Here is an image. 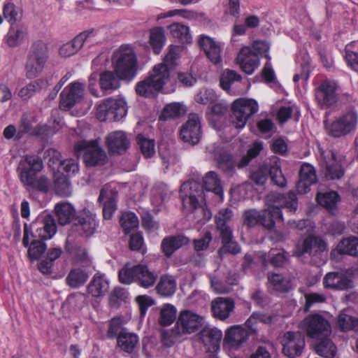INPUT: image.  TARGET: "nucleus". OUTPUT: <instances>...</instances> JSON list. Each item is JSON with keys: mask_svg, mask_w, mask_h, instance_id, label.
<instances>
[{"mask_svg": "<svg viewBox=\"0 0 358 358\" xmlns=\"http://www.w3.org/2000/svg\"><path fill=\"white\" fill-rule=\"evenodd\" d=\"M52 118H53L52 123L50 121L49 124H38L34 129L32 135L45 138L59 131L62 127L61 118L59 117H56L53 116Z\"/></svg>", "mask_w": 358, "mask_h": 358, "instance_id": "39", "label": "nucleus"}, {"mask_svg": "<svg viewBox=\"0 0 358 358\" xmlns=\"http://www.w3.org/2000/svg\"><path fill=\"white\" fill-rule=\"evenodd\" d=\"M217 166L228 176L235 173L236 162L232 156L226 152H220L216 157Z\"/></svg>", "mask_w": 358, "mask_h": 358, "instance_id": "52", "label": "nucleus"}, {"mask_svg": "<svg viewBox=\"0 0 358 358\" xmlns=\"http://www.w3.org/2000/svg\"><path fill=\"white\" fill-rule=\"evenodd\" d=\"M136 57L129 45H122L112 58V64L117 74L125 80H131L136 73Z\"/></svg>", "mask_w": 358, "mask_h": 358, "instance_id": "5", "label": "nucleus"}, {"mask_svg": "<svg viewBox=\"0 0 358 358\" xmlns=\"http://www.w3.org/2000/svg\"><path fill=\"white\" fill-rule=\"evenodd\" d=\"M301 327L309 337L313 338L326 337L331 332L329 322L319 314H313L305 317Z\"/></svg>", "mask_w": 358, "mask_h": 358, "instance_id": "12", "label": "nucleus"}, {"mask_svg": "<svg viewBox=\"0 0 358 358\" xmlns=\"http://www.w3.org/2000/svg\"><path fill=\"white\" fill-rule=\"evenodd\" d=\"M53 157L50 158L48 165L55 170V165L57 166V170L53 173V187L55 193L60 196H66L67 194V165L65 161H61L59 153L53 150Z\"/></svg>", "mask_w": 358, "mask_h": 358, "instance_id": "13", "label": "nucleus"}, {"mask_svg": "<svg viewBox=\"0 0 358 358\" xmlns=\"http://www.w3.org/2000/svg\"><path fill=\"white\" fill-rule=\"evenodd\" d=\"M157 293L163 296H171L176 290V280L170 275H163L155 287Z\"/></svg>", "mask_w": 358, "mask_h": 358, "instance_id": "40", "label": "nucleus"}, {"mask_svg": "<svg viewBox=\"0 0 358 358\" xmlns=\"http://www.w3.org/2000/svg\"><path fill=\"white\" fill-rule=\"evenodd\" d=\"M337 324L343 331L349 330L358 331V319L349 314L348 310L340 313L338 316Z\"/></svg>", "mask_w": 358, "mask_h": 358, "instance_id": "51", "label": "nucleus"}, {"mask_svg": "<svg viewBox=\"0 0 358 358\" xmlns=\"http://www.w3.org/2000/svg\"><path fill=\"white\" fill-rule=\"evenodd\" d=\"M43 168V161L39 156L27 155L20 159L17 171L23 186L47 193L50 187L49 179L45 176L36 177Z\"/></svg>", "mask_w": 358, "mask_h": 358, "instance_id": "1", "label": "nucleus"}, {"mask_svg": "<svg viewBox=\"0 0 358 358\" xmlns=\"http://www.w3.org/2000/svg\"><path fill=\"white\" fill-rule=\"evenodd\" d=\"M180 138L191 145L197 144L201 137V126L197 114L189 115L187 121L182 126Z\"/></svg>", "mask_w": 358, "mask_h": 358, "instance_id": "19", "label": "nucleus"}, {"mask_svg": "<svg viewBox=\"0 0 358 358\" xmlns=\"http://www.w3.org/2000/svg\"><path fill=\"white\" fill-rule=\"evenodd\" d=\"M69 255L73 266H78L80 264L82 266L87 267L90 264V260L85 249L80 246L72 245L69 248Z\"/></svg>", "mask_w": 358, "mask_h": 358, "instance_id": "49", "label": "nucleus"}, {"mask_svg": "<svg viewBox=\"0 0 358 358\" xmlns=\"http://www.w3.org/2000/svg\"><path fill=\"white\" fill-rule=\"evenodd\" d=\"M180 197L183 208L189 212L198 210L203 214L200 221L205 222L210 219V211L200 204L205 198L203 187L199 182L194 180L185 182L180 187Z\"/></svg>", "mask_w": 358, "mask_h": 358, "instance_id": "3", "label": "nucleus"}, {"mask_svg": "<svg viewBox=\"0 0 358 358\" xmlns=\"http://www.w3.org/2000/svg\"><path fill=\"white\" fill-rule=\"evenodd\" d=\"M199 44L212 63L217 64L221 62V48L213 38L203 36Z\"/></svg>", "mask_w": 358, "mask_h": 358, "instance_id": "32", "label": "nucleus"}, {"mask_svg": "<svg viewBox=\"0 0 358 358\" xmlns=\"http://www.w3.org/2000/svg\"><path fill=\"white\" fill-rule=\"evenodd\" d=\"M32 229L35 231V238L42 241L52 238L56 234L57 226L54 217L50 214L39 215L31 224Z\"/></svg>", "mask_w": 358, "mask_h": 358, "instance_id": "16", "label": "nucleus"}, {"mask_svg": "<svg viewBox=\"0 0 358 358\" xmlns=\"http://www.w3.org/2000/svg\"><path fill=\"white\" fill-rule=\"evenodd\" d=\"M236 62L247 74H252L259 64L258 57L248 46L241 49L236 57Z\"/></svg>", "mask_w": 358, "mask_h": 358, "instance_id": "24", "label": "nucleus"}, {"mask_svg": "<svg viewBox=\"0 0 358 358\" xmlns=\"http://www.w3.org/2000/svg\"><path fill=\"white\" fill-rule=\"evenodd\" d=\"M219 237L222 241V246L218 250L220 256L225 254L236 255L241 252V246L234 239L233 232L220 235Z\"/></svg>", "mask_w": 358, "mask_h": 358, "instance_id": "38", "label": "nucleus"}, {"mask_svg": "<svg viewBox=\"0 0 358 358\" xmlns=\"http://www.w3.org/2000/svg\"><path fill=\"white\" fill-rule=\"evenodd\" d=\"M88 278V272L85 267L73 265V268L69 271V286L78 288L87 282Z\"/></svg>", "mask_w": 358, "mask_h": 358, "instance_id": "37", "label": "nucleus"}, {"mask_svg": "<svg viewBox=\"0 0 358 358\" xmlns=\"http://www.w3.org/2000/svg\"><path fill=\"white\" fill-rule=\"evenodd\" d=\"M69 224L71 232L78 233L83 237H90L94 234L98 226L96 216L87 209L76 212L69 203Z\"/></svg>", "mask_w": 358, "mask_h": 358, "instance_id": "4", "label": "nucleus"}, {"mask_svg": "<svg viewBox=\"0 0 358 358\" xmlns=\"http://www.w3.org/2000/svg\"><path fill=\"white\" fill-rule=\"evenodd\" d=\"M358 124V113L350 108L336 117L329 126L328 134L334 138H341L355 132Z\"/></svg>", "mask_w": 358, "mask_h": 358, "instance_id": "6", "label": "nucleus"}, {"mask_svg": "<svg viewBox=\"0 0 358 358\" xmlns=\"http://www.w3.org/2000/svg\"><path fill=\"white\" fill-rule=\"evenodd\" d=\"M125 80L117 74L115 71H106L99 75V85L105 94H110L120 86V80Z\"/></svg>", "mask_w": 358, "mask_h": 358, "instance_id": "30", "label": "nucleus"}, {"mask_svg": "<svg viewBox=\"0 0 358 358\" xmlns=\"http://www.w3.org/2000/svg\"><path fill=\"white\" fill-rule=\"evenodd\" d=\"M117 342L122 350L131 353L138 343V337L136 334L126 331L117 336Z\"/></svg>", "mask_w": 358, "mask_h": 358, "instance_id": "45", "label": "nucleus"}, {"mask_svg": "<svg viewBox=\"0 0 358 358\" xmlns=\"http://www.w3.org/2000/svg\"><path fill=\"white\" fill-rule=\"evenodd\" d=\"M327 250V243L322 238L310 236L299 241L294 250V254L301 257L308 254L311 257H319Z\"/></svg>", "mask_w": 358, "mask_h": 358, "instance_id": "18", "label": "nucleus"}, {"mask_svg": "<svg viewBox=\"0 0 358 358\" xmlns=\"http://www.w3.org/2000/svg\"><path fill=\"white\" fill-rule=\"evenodd\" d=\"M167 28L171 36L180 42L182 43H189L192 42V36L187 25L176 22L170 24Z\"/></svg>", "mask_w": 358, "mask_h": 358, "instance_id": "44", "label": "nucleus"}, {"mask_svg": "<svg viewBox=\"0 0 358 358\" xmlns=\"http://www.w3.org/2000/svg\"><path fill=\"white\" fill-rule=\"evenodd\" d=\"M165 41L166 37L163 27H157L150 30V43L155 53L158 54L160 52Z\"/></svg>", "mask_w": 358, "mask_h": 358, "instance_id": "58", "label": "nucleus"}, {"mask_svg": "<svg viewBox=\"0 0 358 358\" xmlns=\"http://www.w3.org/2000/svg\"><path fill=\"white\" fill-rule=\"evenodd\" d=\"M336 248L340 254L358 257V238L350 236L343 238Z\"/></svg>", "mask_w": 358, "mask_h": 358, "instance_id": "43", "label": "nucleus"}, {"mask_svg": "<svg viewBox=\"0 0 358 358\" xmlns=\"http://www.w3.org/2000/svg\"><path fill=\"white\" fill-rule=\"evenodd\" d=\"M109 150L113 153L123 154L129 146V141L123 131L110 133L106 138Z\"/></svg>", "mask_w": 358, "mask_h": 358, "instance_id": "28", "label": "nucleus"}, {"mask_svg": "<svg viewBox=\"0 0 358 358\" xmlns=\"http://www.w3.org/2000/svg\"><path fill=\"white\" fill-rule=\"evenodd\" d=\"M248 331L240 325H234L225 331L224 343L231 349L241 348L248 340Z\"/></svg>", "mask_w": 358, "mask_h": 358, "instance_id": "21", "label": "nucleus"}, {"mask_svg": "<svg viewBox=\"0 0 358 358\" xmlns=\"http://www.w3.org/2000/svg\"><path fill=\"white\" fill-rule=\"evenodd\" d=\"M259 106L252 99L240 98L233 102L231 115V123L236 128H243L248 119L257 113Z\"/></svg>", "mask_w": 358, "mask_h": 358, "instance_id": "7", "label": "nucleus"}, {"mask_svg": "<svg viewBox=\"0 0 358 358\" xmlns=\"http://www.w3.org/2000/svg\"><path fill=\"white\" fill-rule=\"evenodd\" d=\"M138 268L139 264L131 266L129 263L126 264L119 271L118 277L120 281L125 285L136 282Z\"/></svg>", "mask_w": 358, "mask_h": 358, "instance_id": "54", "label": "nucleus"}, {"mask_svg": "<svg viewBox=\"0 0 358 358\" xmlns=\"http://www.w3.org/2000/svg\"><path fill=\"white\" fill-rule=\"evenodd\" d=\"M208 278L210 280V286L213 290L217 294H228L231 292L232 287L223 280L218 273L209 274Z\"/></svg>", "mask_w": 358, "mask_h": 358, "instance_id": "57", "label": "nucleus"}, {"mask_svg": "<svg viewBox=\"0 0 358 358\" xmlns=\"http://www.w3.org/2000/svg\"><path fill=\"white\" fill-rule=\"evenodd\" d=\"M316 353L324 358H335L337 349L334 343L328 338L322 339L315 347Z\"/></svg>", "mask_w": 358, "mask_h": 358, "instance_id": "55", "label": "nucleus"}, {"mask_svg": "<svg viewBox=\"0 0 358 358\" xmlns=\"http://www.w3.org/2000/svg\"><path fill=\"white\" fill-rule=\"evenodd\" d=\"M159 91L160 90L158 88V84H155L149 77L141 82H138L136 85V93L139 96L147 98L155 96Z\"/></svg>", "mask_w": 358, "mask_h": 358, "instance_id": "48", "label": "nucleus"}, {"mask_svg": "<svg viewBox=\"0 0 358 358\" xmlns=\"http://www.w3.org/2000/svg\"><path fill=\"white\" fill-rule=\"evenodd\" d=\"M42 81L40 80H34L29 84H27L26 86L23 87L18 92L19 96L23 99V100H28L31 96H34V94L39 91L42 86Z\"/></svg>", "mask_w": 358, "mask_h": 358, "instance_id": "63", "label": "nucleus"}, {"mask_svg": "<svg viewBox=\"0 0 358 358\" xmlns=\"http://www.w3.org/2000/svg\"><path fill=\"white\" fill-rule=\"evenodd\" d=\"M203 186L206 191L212 192L217 196L219 202L223 201V188L215 172L209 171L206 174L203 178Z\"/></svg>", "mask_w": 358, "mask_h": 358, "instance_id": "35", "label": "nucleus"}, {"mask_svg": "<svg viewBox=\"0 0 358 358\" xmlns=\"http://www.w3.org/2000/svg\"><path fill=\"white\" fill-rule=\"evenodd\" d=\"M120 224L125 234L138 226V219L132 212H124L120 218Z\"/></svg>", "mask_w": 358, "mask_h": 358, "instance_id": "61", "label": "nucleus"}, {"mask_svg": "<svg viewBox=\"0 0 358 358\" xmlns=\"http://www.w3.org/2000/svg\"><path fill=\"white\" fill-rule=\"evenodd\" d=\"M320 165L324 178L328 180H339L345 173L342 166L337 162L336 155L331 150L319 148Z\"/></svg>", "mask_w": 358, "mask_h": 358, "instance_id": "11", "label": "nucleus"}, {"mask_svg": "<svg viewBox=\"0 0 358 358\" xmlns=\"http://www.w3.org/2000/svg\"><path fill=\"white\" fill-rule=\"evenodd\" d=\"M278 220L283 221L282 210L266 208L261 213L260 224L266 229H273Z\"/></svg>", "mask_w": 358, "mask_h": 358, "instance_id": "46", "label": "nucleus"}, {"mask_svg": "<svg viewBox=\"0 0 358 358\" xmlns=\"http://www.w3.org/2000/svg\"><path fill=\"white\" fill-rule=\"evenodd\" d=\"M222 337V331L216 327H203L196 336L195 340L206 348V351L214 353L220 348Z\"/></svg>", "mask_w": 358, "mask_h": 358, "instance_id": "20", "label": "nucleus"}, {"mask_svg": "<svg viewBox=\"0 0 358 358\" xmlns=\"http://www.w3.org/2000/svg\"><path fill=\"white\" fill-rule=\"evenodd\" d=\"M176 315L177 309L174 306L164 304L159 312V324L163 327L171 325L176 320Z\"/></svg>", "mask_w": 358, "mask_h": 358, "instance_id": "56", "label": "nucleus"}, {"mask_svg": "<svg viewBox=\"0 0 358 358\" xmlns=\"http://www.w3.org/2000/svg\"><path fill=\"white\" fill-rule=\"evenodd\" d=\"M338 85L336 81L325 80L315 90V97L321 108H328L338 101L336 92Z\"/></svg>", "mask_w": 358, "mask_h": 358, "instance_id": "14", "label": "nucleus"}, {"mask_svg": "<svg viewBox=\"0 0 358 358\" xmlns=\"http://www.w3.org/2000/svg\"><path fill=\"white\" fill-rule=\"evenodd\" d=\"M27 29L22 25L11 26L5 36L6 44L10 48L20 45L26 38Z\"/></svg>", "mask_w": 358, "mask_h": 358, "instance_id": "36", "label": "nucleus"}, {"mask_svg": "<svg viewBox=\"0 0 358 358\" xmlns=\"http://www.w3.org/2000/svg\"><path fill=\"white\" fill-rule=\"evenodd\" d=\"M137 143L142 154L145 158H150L153 156L155 152V141L152 139L146 138L143 134H138L136 137Z\"/></svg>", "mask_w": 358, "mask_h": 358, "instance_id": "60", "label": "nucleus"}, {"mask_svg": "<svg viewBox=\"0 0 358 358\" xmlns=\"http://www.w3.org/2000/svg\"><path fill=\"white\" fill-rule=\"evenodd\" d=\"M85 85L80 82H74L69 86V111L74 106L76 109L71 111L73 115H78L80 111L77 109L84 101Z\"/></svg>", "mask_w": 358, "mask_h": 358, "instance_id": "27", "label": "nucleus"}, {"mask_svg": "<svg viewBox=\"0 0 358 358\" xmlns=\"http://www.w3.org/2000/svg\"><path fill=\"white\" fill-rule=\"evenodd\" d=\"M29 231L27 224L24 227V234L22 238V245L25 248H28L27 255L29 259L32 262L38 260L39 258L45 253L47 250V245L41 239L35 238L29 242Z\"/></svg>", "mask_w": 358, "mask_h": 358, "instance_id": "23", "label": "nucleus"}, {"mask_svg": "<svg viewBox=\"0 0 358 358\" xmlns=\"http://www.w3.org/2000/svg\"><path fill=\"white\" fill-rule=\"evenodd\" d=\"M234 308L235 303L231 298L217 297L211 302L213 316L220 320H227Z\"/></svg>", "mask_w": 358, "mask_h": 358, "instance_id": "26", "label": "nucleus"}, {"mask_svg": "<svg viewBox=\"0 0 358 358\" xmlns=\"http://www.w3.org/2000/svg\"><path fill=\"white\" fill-rule=\"evenodd\" d=\"M203 318L190 310H182L180 313L174 327L162 333L164 345L170 347L181 340L182 337L191 334L201 328Z\"/></svg>", "mask_w": 358, "mask_h": 358, "instance_id": "2", "label": "nucleus"}, {"mask_svg": "<svg viewBox=\"0 0 358 358\" xmlns=\"http://www.w3.org/2000/svg\"><path fill=\"white\" fill-rule=\"evenodd\" d=\"M170 71L164 64H158L153 67L148 77L155 84H158V88L162 90L169 80Z\"/></svg>", "mask_w": 358, "mask_h": 358, "instance_id": "41", "label": "nucleus"}, {"mask_svg": "<svg viewBox=\"0 0 358 358\" xmlns=\"http://www.w3.org/2000/svg\"><path fill=\"white\" fill-rule=\"evenodd\" d=\"M157 278V275L150 270L147 266L139 264L136 280V283L139 286L146 289L150 288L155 284Z\"/></svg>", "mask_w": 358, "mask_h": 358, "instance_id": "42", "label": "nucleus"}, {"mask_svg": "<svg viewBox=\"0 0 358 358\" xmlns=\"http://www.w3.org/2000/svg\"><path fill=\"white\" fill-rule=\"evenodd\" d=\"M282 353L289 358L301 355L305 347L303 336L299 331L286 332L281 341Z\"/></svg>", "mask_w": 358, "mask_h": 358, "instance_id": "15", "label": "nucleus"}, {"mask_svg": "<svg viewBox=\"0 0 358 358\" xmlns=\"http://www.w3.org/2000/svg\"><path fill=\"white\" fill-rule=\"evenodd\" d=\"M186 112L185 106L180 103H171L166 105L159 115V120L166 121L184 115Z\"/></svg>", "mask_w": 358, "mask_h": 358, "instance_id": "53", "label": "nucleus"}, {"mask_svg": "<svg viewBox=\"0 0 358 358\" xmlns=\"http://www.w3.org/2000/svg\"><path fill=\"white\" fill-rule=\"evenodd\" d=\"M233 212L230 208H223L215 216L216 230L219 236L233 232Z\"/></svg>", "mask_w": 358, "mask_h": 358, "instance_id": "29", "label": "nucleus"}, {"mask_svg": "<svg viewBox=\"0 0 358 358\" xmlns=\"http://www.w3.org/2000/svg\"><path fill=\"white\" fill-rule=\"evenodd\" d=\"M88 292L94 297L104 296L109 289V282L104 275L96 274L87 287Z\"/></svg>", "mask_w": 358, "mask_h": 358, "instance_id": "34", "label": "nucleus"}, {"mask_svg": "<svg viewBox=\"0 0 358 358\" xmlns=\"http://www.w3.org/2000/svg\"><path fill=\"white\" fill-rule=\"evenodd\" d=\"M324 287L334 290H346L352 287V281L341 272H329L323 278Z\"/></svg>", "mask_w": 358, "mask_h": 358, "instance_id": "25", "label": "nucleus"}, {"mask_svg": "<svg viewBox=\"0 0 358 358\" xmlns=\"http://www.w3.org/2000/svg\"><path fill=\"white\" fill-rule=\"evenodd\" d=\"M267 208L278 209L286 208L289 212L294 213L298 207L296 194L290 191L287 196L278 192H270L266 197Z\"/></svg>", "mask_w": 358, "mask_h": 358, "instance_id": "17", "label": "nucleus"}, {"mask_svg": "<svg viewBox=\"0 0 358 358\" xmlns=\"http://www.w3.org/2000/svg\"><path fill=\"white\" fill-rule=\"evenodd\" d=\"M267 279L269 289L285 292L289 291L290 288L288 280L281 274L268 272L267 273Z\"/></svg>", "mask_w": 358, "mask_h": 358, "instance_id": "47", "label": "nucleus"}, {"mask_svg": "<svg viewBox=\"0 0 358 358\" xmlns=\"http://www.w3.org/2000/svg\"><path fill=\"white\" fill-rule=\"evenodd\" d=\"M3 13L4 17L12 25L15 24L20 17L19 9H17L14 5V3H12L10 1H6L4 3L3 8Z\"/></svg>", "mask_w": 358, "mask_h": 358, "instance_id": "64", "label": "nucleus"}, {"mask_svg": "<svg viewBox=\"0 0 358 358\" xmlns=\"http://www.w3.org/2000/svg\"><path fill=\"white\" fill-rule=\"evenodd\" d=\"M81 151H85L83 159L87 166H101L107 160L106 154L99 146L97 141L78 143L75 147V153L79 157Z\"/></svg>", "mask_w": 358, "mask_h": 358, "instance_id": "10", "label": "nucleus"}, {"mask_svg": "<svg viewBox=\"0 0 358 358\" xmlns=\"http://www.w3.org/2000/svg\"><path fill=\"white\" fill-rule=\"evenodd\" d=\"M188 243L189 239L184 236H169L163 238L161 248L166 257H171L177 250Z\"/></svg>", "mask_w": 358, "mask_h": 358, "instance_id": "31", "label": "nucleus"}, {"mask_svg": "<svg viewBox=\"0 0 358 358\" xmlns=\"http://www.w3.org/2000/svg\"><path fill=\"white\" fill-rule=\"evenodd\" d=\"M127 103L123 99H108L99 105L96 109V117L103 122L119 121L127 114Z\"/></svg>", "mask_w": 358, "mask_h": 358, "instance_id": "9", "label": "nucleus"}, {"mask_svg": "<svg viewBox=\"0 0 358 358\" xmlns=\"http://www.w3.org/2000/svg\"><path fill=\"white\" fill-rule=\"evenodd\" d=\"M268 173L275 185L280 187L286 186L287 180L282 173L280 166L278 164L276 157L274 158L273 164L268 166Z\"/></svg>", "mask_w": 358, "mask_h": 358, "instance_id": "59", "label": "nucleus"}, {"mask_svg": "<svg viewBox=\"0 0 358 358\" xmlns=\"http://www.w3.org/2000/svg\"><path fill=\"white\" fill-rule=\"evenodd\" d=\"M63 254L61 248H50L47 250L44 257L38 264V268L43 274H50L52 272V267L55 262L59 259Z\"/></svg>", "mask_w": 358, "mask_h": 358, "instance_id": "33", "label": "nucleus"}, {"mask_svg": "<svg viewBox=\"0 0 358 358\" xmlns=\"http://www.w3.org/2000/svg\"><path fill=\"white\" fill-rule=\"evenodd\" d=\"M316 199L319 204L324 207L331 213H334L337 208L339 196L336 192L318 193Z\"/></svg>", "mask_w": 358, "mask_h": 358, "instance_id": "50", "label": "nucleus"}, {"mask_svg": "<svg viewBox=\"0 0 358 358\" xmlns=\"http://www.w3.org/2000/svg\"><path fill=\"white\" fill-rule=\"evenodd\" d=\"M48 47L42 41L35 42L26 64V75L29 78L37 77L43 71L48 59Z\"/></svg>", "mask_w": 358, "mask_h": 358, "instance_id": "8", "label": "nucleus"}, {"mask_svg": "<svg viewBox=\"0 0 358 358\" xmlns=\"http://www.w3.org/2000/svg\"><path fill=\"white\" fill-rule=\"evenodd\" d=\"M117 192L114 189L110 188L107 185L103 187L98 200L100 203H103V217L105 220L112 218L117 208Z\"/></svg>", "mask_w": 358, "mask_h": 358, "instance_id": "22", "label": "nucleus"}, {"mask_svg": "<svg viewBox=\"0 0 358 358\" xmlns=\"http://www.w3.org/2000/svg\"><path fill=\"white\" fill-rule=\"evenodd\" d=\"M182 50V48L181 46L171 45L168 53L161 64H164L170 70L173 69L176 64V60L179 58Z\"/></svg>", "mask_w": 358, "mask_h": 358, "instance_id": "62", "label": "nucleus"}]
</instances>
